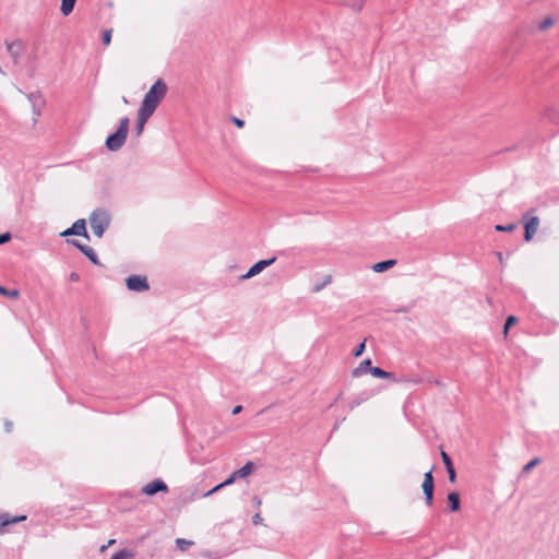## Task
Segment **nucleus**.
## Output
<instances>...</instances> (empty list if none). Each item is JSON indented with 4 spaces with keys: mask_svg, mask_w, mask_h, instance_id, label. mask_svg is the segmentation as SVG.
I'll use <instances>...</instances> for the list:
<instances>
[{
    "mask_svg": "<svg viewBox=\"0 0 559 559\" xmlns=\"http://www.w3.org/2000/svg\"><path fill=\"white\" fill-rule=\"evenodd\" d=\"M129 123L130 120L128 117L120 119L116 132L109 134L106 139L105 145L108 151L117 152L124 145L128 138Z\"/></svg>",
    "mask_w": 559,
    "mask_h": 559,
    "instance_id": "nucleus-1",
    "label": "nucleus"
},
{
    "mask_svg": "<svg viewBox=\"0 0 559 559\" xmlns=\"http://www.w3.org/2000/svg\"><path fill=\"white\" fill-rule=\"evenodd\" d=\"M166 93L167 84L162 79L156 80L144 95L141 106L155 111Z\"/></svg>",
    "mask_w": 559,
    "mask_h": 559,
    "instance_id": "nucleus-2",
    "label": "nucleus"
},
{
    "mask_svg": "<svg viewBox=\"0 0 559 559\" xmlns=\"http://www.w3.org/2000/svg\"><path fill=\"white\" fill-rule=\"evenodd\" d=\"M111 217L107 210L97 207L95 209L90 216V224L93 230V234L97 238H102L104 233L110 225Z\"/></svg>",
    "mask_w": 559,
    "mask_h": 559,
    "instance_id": "nucleus-3",
    "label": "nucleus"
},
{
    "mask_svg": "<svg viewBox=\"0 0 559 559\" xmlns=\"http://www.w3.org/2000/svg\"><path fill=\"white\" fill-rule=\"evenodd\" d=\"M126 285L129 290L142 293L150 288L147 278L142 275H131L126 278Z\"/></svg>",
    "mask_w": 559,
    "mask_h": 559,
    "instance_id": "nucleus-4",
    "label": "nucleus"
},
{
    "mask_svg": "<svg viewBox=\"0 0 559 559\" xmlns=\"http://www.w3.org/2000/svg\"><path fill=\"white\" fill-rule=\"evenodd\" d=\"M423 491L425 495V501L427 506H431L433 501V476L432 469H429L424 475Z\"/></svg>",
    "mask_w": 559,
    "mask_h": 559,
    "instance_id": "nucleus-5",
    "label": "nucleus"
},
{
    "mask_svg": "<svg viewBox=\"0 0 559 559\" xmlns=\"http://www.w3.org/2000/svg\"><path fill=\"white\" fill-rule=\"evenodd\" d=\"M524 219H526L524 224V239L525 241H530L537 233L539 226V218L537 216H530V214L526 213L524 215Z\"/></svg>",
    "mask_w": 559,
    "mask_h": 559,
    "instance_id": "nucleus-6",
    "label": "nucleus"
},
{
    "mask_svg": "<svg viewBox=\"0 0 559 559\" xmlns=\"http://www.w3.org/2000/svg\"><path fill=\"white\" fill-rule=\"evenodd\" d=\"M276 258L275 257H272L271 259H266V260H260L258 262H255L246 274L241 275L240 278L241 280H249L255 275H258L259 273H261L264 269H266L267 266L272 265L274 262H275Z\"/></svg>",
    "mask_w": 559,
    "mask_h": 559,
    "instance_id": "nucleus-7",
    "label": "nucleus"
},
{
    "mask_svg": "<svg viewBox=\"0 0 559 559\" xmlns=\"http://www.w3.org/2000/svg\"><path fill=\"white\" fill-rule=\"evenodd\" d=\"M70 235L83 236L86 239H90V236L86 230V224L84 219H78L73 223V225L61 233V236L67 237Z\"/></svg>",
    "mask_w": 559,
    "mask_h": 559,
    "instance_id": "nucleus-8",
    "label": "nucleus"
},
{
    "mask_svg": "<svg viewBox=\"0 0 559 559\" xmlns=\"http://www.w3.org/2000/svg\"><path fill=\"white\" fill-rule=\"evenodd\" d=\"M159 491H163V492L168 491L167 485L162 479H155V480L146 484L142 488V492L145 493L146 496H154L155 493H157Z\"/></svg>",
    "mask_w": 559,
    "mask_h": 559,
    "instance_id": "nucleus-9",
    "label": "nucleus"
},
{
    "mask_svg": "<svg viewBox=\"0 0 559 559\" xmlns=\"http://www.w3.org/2000/svg\"><path fill=\"white\" fill-rule=\"evenodd\" d=\"M29 103L32 104L34 116L38 117L41 114V109L45 105V100L39 93H29L27 95Z\"/></svg>",
    "mask_w": 559,
    "mask_h": 559,
    "instance_id": "nucleus-10",
    "label": "nucleus"
},
{
    "mask_svg": "<svg viewBox=\"0 0 559 559\" xmlns=\"http://www.w3.org/2000/svg\"><path fill=\"white\" fill-rule=\"evenodd\" d=\"M21 48H22V43L19 40H15L12 43H7V50H8L9 55L12 57L14 63L19 62L20 55H21Z\"/></svg>",
    "mask_w": 559,
    "mask_h": 559,
    "instance_id": "nucleus-11",
    "label": "nucleus"
},
{
    "mask_svg": "<svg viewBox=\"0 0 559 559\" xmlns=\"http://www.w3.org/2000/svg\"><path fill=\"white\" fill-rule=\"evenodd\" d=\"M370 367L371 366V360L369 358L367 359H364L362 361L359 362V365L353 370L352 374L353 377L355 378H358V377H361L362 374H365L366 372H370Z\"/></svg>",
    "mask_w": 559,
    "mask_h": 559,
    "instance_id": "nucleus-12",
    "label": "nucleus"
},
{
    "mask_svg": "<svg viewBox=\"0 0 559 559\" xmlns=\"http://www.w3.org/2000/svg\"><path fill=\"white\" fill-rule=\"evenodd\" d=\"M396 264V260L390 259L385 261L378 262L372 265V270L377 273L384 272Z\"/></svg>",
    "mask_w": 559,
    "mask_h": 559,
    "instance_id": "nucleus-13",
    "label": "nucleus"
},
{
    "mask_svg": "<svg viewBox=\"0 0 559 559\" xmlns=\"http://www.w3.org/2000/svg\"><path fill=\"white\" fill-rule=\"evenodd\" d=\"M449 509L451 512H456L460 509V496L453 491L448 495Z\"/></svg>",
    "mask_w": 559,
    "mask_h": 559,
    "instance_id": "nucleus-14",
    "label": "nucleus"
},
{
    "mask_svg": "<svg viewBox=\"0 0 559 559\" xmlns=\"http://www.w3.org/2000/svg\"><path fill=\"white\" fill-rule=\"evenodd\" d=\"M24 520H26V515H20V516L11 518L9 514H2V515H0V525L1 526H7V525H10V524H13V523H17V522H21V521H24Z\"/></svg>",
    "mask_w": 559,
    "mask_h": 559,
    "instance_id": "nucleus-15",
    "label": "nucleus"
},
{
    "mask_svg": "<svg viewBox=\"0 0 559 559\" xmlns=\"http://www.w3.org/2000/svg\"><path fill=\"white\" fill-rule=\"evenodd\" d=\"M153 114H154L153 110L147 109L143 106H140L139 111H138V121L136 122L145 124L146 121L150 119V117Z\"/></svg>",
    "mask_w": 559,
    "mask_h": 559,
    "instance_id": "nucleus-16",
    "label": "nucleus"
},
{
    "mask_svg": "<svg viewBox=\"0 0 559 559\" xmlns=\"http://www.w3.org/2000/svg\"><path fill=\"white\" fill-rule=\"evenodd\" d=\"M370 373L373 377L380 378V379H393L394 378L393 373L388 372V371L381 369L380 367H370Z\"/></svg>",
    "mask_w": 559,
    "mask_h": 559,
    "instance_id": "nucleus-17",
    "label": "nucleus"
},
{
    "mask_svg": "<svg viewBox=\"0 0 559 559\" xmlns=\"http://www.w3.org/2000/svg\"><path fill=\"white\" fill-rule=\"evenodd\" d=\"M252 471H253V463L249 461L242 467H240L239 469H237L234 473L237 476V478H245L248 475H250Z\"/></svg>",
    "mask_w": 559,
    "mask_h": 559,
    "instance_id": "nucleus-18",
    "label": "nucleus"
},
{
    "mask_svg": "<svg viewBox=\"0 0 559 559\" xmlns=\"http://www.w3.org/2000/svg\"><path fill=\"white\" fill-rule=\"evenodd\" d=\"M76 0H61V7L60 11L62 15L68 16L70 13H72Z\"/></svg>",
    "mask_w": 559,
    "mask_h": 559,
    "instance_id": "nucleus-19",
    "label": "nucleus"
},
{
    "mask_svg": "<svg viewBox=\"0 0 559 559\" xmlns=\"http://www.w3.org/2000/svg\"><path fill=\"white\" fill-rule=\"evenodd\" d=\"M373 393L372 392H362L360 393L355 400H353L350 403H349V407L350 409L355 408L356 406H358L361 402L364 401H367L370 396H372Z\"/></svg>",
    "mask_w": 559,
    "mask_h": 559,
    "instance_id": "nucleus-20",
    "label": "nucleus"
},
{
    "mask_svg": "<svg viewBox=\"0 0 559 559\" xmlns=\"http://www.w3.org/2000/svg\"><path fill=\"white\" fill-rule=\"evenodd\" d=\"M133 557V554L129 551L128 549H121L117 552H115L110 559H131Z\"/></svg>",
    "mask_w": 559,
    "mask_h": 559,
    "instance_id": "nucleus-21",
    "label": "nucleus"
},
{
    "mask_svg": "<svg viewBox=\"0 0 559 559\" xmlns=\"http://www.w3.org/2000/svg\"><path fill=\"white\" fill-rule=\"evenodd\" d=\"M0 295L9 297V298H16V297H19V290H16V289L10 290V289L5 288L4 286L0 285Z\"/></svg>",
    "mask_w": 559,
    "mask_h": 559,
    "instance_id": "nucleus-22",
    "label": "nucleus"
},
{
    "mask_svg": "<svg viewBox=\"0 0 559 559\" xmlns=\"http://www.w3.org/2000/svg\"><path fill=\"white\" fill-rule=\"evenodd\" d=\"M518 322V318L515 316H509L506 320L504 328H503V334L504 336L508 335L509 329L514 325Z\"/></svg>",
    "mask_w": 559,
    "mask_h": 559,
    "instance_id": "nucleus-23",
    "label": "nucleus"
},
{
    "mask_svg": "<svg viewBox=\"0 0 559 559\" xmlns=\"http://www.w3.org/2000/svg\"><path fill=\"white\" fill-rule=\"evenodd\" d=\"M555 24V20L551 16L544 19L539 24V31H546Z\"/></svg>",
    "mask_w": 559,
    "mask_h": 559,
    "instance_id": "nucleus-24",
    "label": "nucleus"
},
{
    "mask_svg": "<svg viewBox=\"0 0 559 559\" xmlns=\"http://www.w3.org/2000/svg\"><path fill=\"white\" fill-rule=\"evenodd\" d=\"M192 544H193V543H192L191 540H187V539H185V538H177V539H176V545H177V547H178L180 550H182V551L187 550V549H188Z\"/></svg>",
    "mask_w": 559,
    "mask_h": 559,
    "instance_id": "nucleus-25",
    "label": "nucleus"
},
{
    "mask_svg": "<svg viewBox=\"0 0 559 559\" xmlns=\"http://www.w3.org/2000/svg\"><path fill=\"white\" fill-rule=\"evenodd\" d=\"M539 463H540V460L538 457H535L532 461H530L527 464L524 465L522 472L528 473L533 467H535Z\"/></svg>",
    "mask_w": 559,
    "mask_h": 559,
    "instance_id": "nucleus-26",
    "label": "nucleus"
},
{
    "mask_svg": "<svg viewBox=\"0 0 559 559\" xmlns=\"http://www.w3.org/2000/svg\"><path fill=\"white\" fill-rule=\"evenodd\" d=\"M366 349V340H364L360 344L357 345V347L354 349L353 355L354 357H359L364 354Z\"/></svg>",
    "mask_w": 559,
    "mask_h": 559,
    "instance_id": "nucleus-27",
    "label": "nucleus"
},
{
    "mask_svg": "<svg viewBox=\"0 0 559 559\" xmlns=\"http://www.w3.org/2000/svg\"><path fill=\"white\" fill-rule=\"evenodd\" d=\"M93 264L100 265L99 259L94 251V249H91V251L85 255Z\"/></svg>",
    "mask_w": 559,
    "mask_h": 559,
    "instance_id": "nucleus-28",
    "label": "nucleus"
},
{
    "mask_svg": "<svg viewBox=\"0 0 559 559\" xmlns=\"http://www.w3.org/2000/svg\"><path fill=\"white\" fill-rule=\"evenodd\" d=\"M441 457H442V462L445 466V469L453 466L452 460L447 452L441 451Z\"/></svg>",
    "mask_w": 559,
    "mask_h": 559,
    "instance_id": "nucleus-29",
    "label": "nucleus"
},
{
    "mask_svg": "<svg viewBox=\"0 0 559 559\" xmlns=\"http://www.w3.org/2000/svg\"><path fill=\"white\" fill-rule=\"evenodd\" d=\"M111 34H112V31L111 29H106L103 32L102 34V41L104 45H109L110 41H111Z\"/></svg>",
    "mask_w": 559,
    "mask_h": 559,
    "instance_id": "nucleus-30",
    "label": "nucleus"
},
{
    "mask_svg": "<svg viewBox=\"0 0 559 559\" xmlns=\"http://www.w3.org/2000/svg\"><path fill=\"white\" fill-rule=\"evenodd\" d=\"M329 283H331V276H326L325 280L320 283V284H316L312 288V292L314 293H318L320 292L321 289H323L325 287V285H328Z\"/></svg>",
    "mask_w": 559,
    "mask_h": 559,
    "instance_id": "nucleus-31",
    "label": "nucleus"
},
{
    "mask_svg": "<svg viewBox=\"0 0 559 559\" xmlns=\"http://www.w3.org/2000/svg\"><path fill=\"white\" fill-rule=\"evenodd\" d=\"M516 227L515 224H509V225H496V230L498 231H512Z\"/></svg>",
    "mask_w": 559,
    "mask_h": 559,
    "instance_id": "nucleus-32",
    "label": "nucleus"
},
{
    "mask_svg": "<svg viewBox=\"0 0 559 559\" xmlns=\"http://www.w3.org/2000/svg\"><path fill=\"white\" fill-rule=\"evenodd\" d=\"M236 479H237V476L235 475V473H233L226 480L221 483V486H223V488L226 486H229V485L234 484Z\"/></svg>",
    "mask_w": 559,
    "mask_h": 559,
    "instance_id": "nucleus-33",
    "label": "nucleus"
},
{
    "mask_svg": "<svg viewBox=\"0 0 559 559\" xmlns=\"http://www.w3.org/2000/svg\"><path fill=\"white\" fill-rule=\"evenodd\" d=\"M447 472H448V475H449V480L451 483H454L455 479H456V473H455L454 466H452L450 468H447Z\"/></svg>",
    "mask_w": 559,
    "mask_h": 559,
    "instance_id": "nucleus-34",
    "label": "nucleus"
},
{
    "mask_svg": "<svg viewBox=\"0 0 559 559\" xmlns=\"http://www.w3.org/2000/svg\"><path fill=\"white\" fill-rule=\"evenodd\" d=\"M144 126L143 123H139L136 122V126H135V130H134V133H135V136H141L142 133H143V130H144Z\"/></svg>",
    "mask_w": 559,
    "mask_h": 559,
    "instance_id": "nucleus-35",
    "label": "nucleus"
},
{
    "mask_svg": "<svg viewBox=\"0 0 559 559\" xmlns=\"http://www.w3.org/2000/svg\"><path fill=\"white\" fill-rule=\"evenodd\" d=\"M11 239L10 233L0 234V245L8 242Z\"/></svg>",
    "mask_w": 559,
    "mask_h": 559,
    "instance_id": "nucleus-36",
    "label": "nucleus"
},
{
    "mask_svg": "<svg viewBox=\"0 0 559 559\" xmlns=\"http://www.w3.org/2000/svg\"><path fill=\"white\" fill-rule=\"evenodd\" d=\"M263 522V518L261 516L260 513H255L253 516H252V523L254 525H259V524H262Z\"/></svg>",
    "mask_w": 559,
    "mask_h": 559,
    "instance_id": "nucleus-37",
    "label": "nucleus"
},
{
    "mask_svg": "<svg viewBox=\"0 0 559 559\" xmlns=\"http://www.w3.org/2000/svg\"><path fill=\"white\" fill-rule=\"evenodd\" d=\"M223 488V486H221V484H218L217 486H215L214 488H212L211 490H209L207 492L204 493V497H210L212 496L213 493L219 491L221 489Z\"/></svg>",
    "mask_w": 559,
    "mask_h": 559,
    "instance_id": "nucleus-38",
    "label": "nucleus"
},
{
    "mask_svg": "<svg viewBox=\"0 0 559 559\" xmlns=\"http://www.w3.org/2000/svg\"><path fill=\"white\" fill-rule=\"evenodd\" d=\"M4 430L10 433L13 430V423L9 419L4 420Z\"/></svg>",
    "mask_w": 559,
    "mask_h": 559,
    "instance_id": "nucleus-39",
    "label": "nucleus"
},
{
    "mask_svg": "<svg viewBox=\"0 0 559 559\" xmlns=\"http://www.w3.org/2000/svg\"><path fill=\"white\" fill-rule=\"evenodd\" d=\"M233 122L238 127V128H242L245 126V121L237 118V117H234L233 118Z\"/></svg>",
    "mask_w": 559,
    "mask_h": 559,
    "instance_id": "nucleus-40",
    "label": "nucleus"
},
{
    "mask_svg": "<svg viewBox=\"0 0 559 559\" xmlns=\"http://www.w3.org/2000/svg\"><path fill=\"white\" fill-rule=\"evenodd\" d=\"M91 247L86 246V245H82L81 247H79V250L84 254L86 255L90 251H91Z\"/></svg>",
    "mask_w": 559,
    "mask_h": 559,
    "instance_id": "nucleus-41",
    "label": "nucleus"
},
{
    "mask_svg": "<svg viewBox=\"0 0 559 559\" xmlns=\"http://www.w3.org/2000/svg\"><path fill=\"white\" fill-rule=\"evenodd\" d=\"M79 280H80V275H79L78 273L72 272V273L70 274V281H72V282H78Z\"/></svg>",
    "mask_w": 559,
    "mask_h": 559,
    "instance_id": "nucleus-42",
    "label": "nucleus"
},
{
    "mask_svg": "<svg viewBox=\"0 0 559 559\" xmlns=\"http://www.w3.org/2000/svg\"><path fill=\"white\" fill-rule=\"evenodd\" d=\"M241 409H242V406L241 405H237V406L234 407L231 413H233V415H236V414H239L241 412Z\"/></svg>",
    "mask_w": 559,
    "mask_h": 559,
    "instance_id": "nucleus-43",
    "label": "nucleus"
},
{
    "mask_svg": "<svg viewBox=\"0 0 559 559\" xmlns=\"http://www.w3.org/2000/svg\"><path fill=\"white\" fill-rule=\"evenodd\" d=\"M68 242H70L71 245H73L75 248L79 249V247L82 246V243L78 240H68Z\"/></svg>",
    "mask_w": 559,
    "mask_h": 559,
    "instance_id": "nucleus-44",
    "label": "nucleus"
},
{
    "mask_svg": "<svg viewBox=\"0 0 559 559\" xmlns=\"http://www.w3.org/2000/svg\"><path fill=\"white\" fill-rule=\"evenodd\" d=\"M253 501H254L255 507H258V508H259V507L261 506V503H262L261 499H260V498H258L257 496L253 498Z\"/></svg>",
    "mask_w": 559,
    "mask_h": 559,
    "instance_id": "nucleus-45",
    "label": "nucleus"
},
{
    "mask_svg": "<svg viewBox=\"0 0 559 559\" xmlns=\"http://www.w3.org/2000/svg\"><path fill=\"white\" fill-rule=\"evenodd\" d=\"M353 8H354L356 11L361 10V8H362V1H360V2L356 3Z\"/></svg>",
    "mask_w": 559,
    "mask_h": 559,
    "instance_id": "nucleus-46",
    "label": "nucleus"
},
{
    "mask_svg": "<svg viewBox=\"0 0 559 559\" xmlns=\"http://www.w3.org/2000/svg\"><path fill=\"white\" fill-rule=\"evenodd\" d=\"M122 100H123V103H126V104L128 103V100H127V98H126L124 96L122 97Z\"/></svg>",
    "mask_w": 559,
    "mask_h": 559,
    "instance_id": "nucleus-47",
    "label": "nucleus"
}]
</instances>
